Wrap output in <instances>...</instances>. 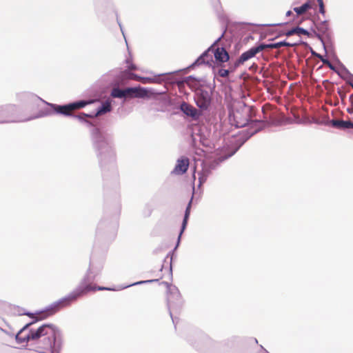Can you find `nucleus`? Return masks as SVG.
I'll use <instances>...</instances> for the list:
<instances>
[{"mask_svg":"<svg viewBox=\"0 0 353 353\" xmlns=\"http://www.w3.org/2000/svg\"><path fill=\"white\" fill-rule=\"evenodd\" d=\"M24 96L31 100H41L47 105L50 106L51 109L41 111L38 116L26 119L23 120V121H29L38 117L50 116L55 113L65 117H72L81 121L85 122L90 126L92 128L90 130V136L92 145L99 159L103 177L108 176V172H110L113 177L117 178L116 156L111 137L108 134L101 131L99 128L96 127L92 122L85 120L86 117H91L92 115L85 113L74 114L71 112L74 110H79L85 107L87 105L91 103L92 102V101L79 100L68 104L57 105L46 102L32 94L26 93L24 94Z\"/></svg>","mask_w":353,"mask_h":353,"instance_id":"obj_1","label":"nucleus"},{"mask_svg":"<svg viewBox=\"0 0 353 353\" xmlns=\"http://www.w3.org/2000/svg\"><path fill=\"white\" fill-rule=\"evenodd\" d=\"M103 268V261L99 262L95 261L93 256L91 257L89 268L81 280L79 285L71 292L60 299L46 306L43 310L38 312L37 314H42L39 318L40 320L53 315L63 307L71 305L72 302L76 301L79 298L86 294L88 292L94 290L91 283L95 279L96 276L99 274Z\"/></svg>","mask_w":353,"mask_h":353,"instance_id":"obj_2","label":"nucleus"},{"mask_svg":"<svg viewBox=\"0 0 353 353\" xmlns=\"http://www.w3.org/2000/svg\"><path fill=\"white\" fill-rule=\"evenodd\" d=\"M38 319L32 321L26 324L22 328H21L15 335V340L18 344L28 342L29 341H34L39 339L42 336H46L43 339V347H52L55 345L56 350L55 353H57L60 345L63 344V334L61 331L56 325L51 323H45L38 327L37 330L30 329L28 334L24 336H21V334L30 326L36 323Z\"/></svg>","mask_w":353,"mask_h":353,"instance_id":"obj_3","label":"nucleus"},{"mask_svg":"<svg viewBox=\"0 0 353 353\" xmlns=\"http://www.w3.org/2000/svg\"><path fill=\"white\" fill-rule=\"evenodd\" d=\"M234 61L229 54L223 46H210L191 65L185 70L193 69L196 66L205 65L212 66L213 63L217 66L223 67L225 63Z\"/></svg>","mask_w":353,"mask_h":353,"instance_id":"obj_4","label":"nucleus"},{"mask_svg":"<svg viewBox=\"0 0 353 353\" xmlns=\"http://www.w3.org/2000/svg\"><path fill=\"white\" fill-rule=\"evenodd\" d=\"M167 88L165 86V90L157 92L152 88H146L141 86L127 87L121 88L119 83L116 82L111 90L110 97L114 99H122L123 102H125L128 99L133 98L144 99L150 96L161 95L165 94Z\"/></svg>","mask_w":353,"mask_h":353,"instance_id":"obj_5","label":"nucleus"},{"mask_svg":"<svg viewBox=\"0 0 353 353\" xmlns=\"http://www.w3.org/2000/svg\"><path fill=\"white\" fill-rule=\"evenodd\" d=\"M249 112L245 113V117L242 118L241 114L237 112L234 114V121L232 125H234L236 128H243L246 125H249V128L245 134H243L236 139L238 142L239 149L251 137L261 131L265 126L264 121L261 120H251L248 118ZM230 120L232 122L231 115H230Z\"/></svg>","mask_w":353,"mask_h":353,"instance_id":"obj_6","label":"nucleus"},{"mask_svg":"<svg viewBox=\"0 0 353 353\" xmlns=\"http://www.w3.org/2000/svg\"><path fill=\"white\" fill-rule=\"evenodd\" d=\"M188 342L196 350L203 353H215L216 350L221 349L233 342L234 338L227 341L217 343L212 340L208 336L203 333L198 334L194 338L190 337Z\"/></svg>","mask_w":353,"mask_h":353,"instance_id":"obj_7","label":"nucleus"},{"mask_svg":"<svg viewBox=\"0 0 353 353\" xmlns=\"http://www.w3.org/2000/svg\"><path fill=\"white\" fill-rule=\"evenodd\" d=\"M172 293L167 294V306L172 321L176 326L178 318L175 315L179 314L181 312L184 301L178 288H172Z\"/></svg>","mask_w":353,"mask_h":353,"instance_id":"obj_8","label":"nucleus"},{"mask_svg":"<svg viewBox=\"0 0 353 353\" xmlns=\"http://www.w3.org/2000/svg\"><path fill=\"white\" fill-rule=\"evenodd\" d=\"M126 46L129 53V57L125 59V62L128 64V70L121 72L119 77L121 81H125L130 79H136L140 80L143 83H152V77H140L138 74L130 72L132 70H136L137 68L136 65L132 63V57L130 52L129 46Z\"/></svg>","mask_w":353,"mask_h":353,"instance_id":"obj_9","label":"nucleus"},{"mask_svg":"<svg viewBox=\"0 0 353 353\" xmlns=\"http://www.w3.org/2000/svg\"><path fill=\"white\" fill-rule=\"evenodd\" d=\"M283 46H255L247 51L243 52L238 58L234 59V63L238 67H241L245 62L254 58L258 53L265 48H278Z\"/></svg>","mask_w":353,"mask_h":353,"instance_id":"obj_10","label":"nucleus"},{"mask_svg":"<svg viewBox=\"0 0 353 353\" xmlns=\"http://www.w3.org/2000/svg\"><path fill=\"white\" fill-rule=\"evenodd\" d=\"M194 101L201 110H205L210 107L212 102L211 93L203 88H198L195 90Z\"/></svg>","mask_w":353,"mask_h":353,"instance_id":"obj_11","label":"nucleus"},{"mask_svg":"<svg viewBox=\"0 0 353 353\" xmlns=\"http://www.w3.org/2000/svg\"><path fill=\"white\" fill-rule=\"evenodd\" d=\"M118 228V221L117 216L110 219H103L98 224L97 233L100 234L103 232H107L112 236H114Z\"/></svg>","mask_w":353,"mask_h":353,"instance_id":"obj_12","label":"nucleus"},{"mask_svg":"<svg viewBox=\"0 0 353 353\" xmlns=\"http://www.w3.org/2000/svg\"><path fill=\"white\" fill-rule=\"evenodd\" d=\"M262 39V33L259 30H247L241 37V41L244 44H249L252 43L254 44H264L261 42Z\"/></svg>","mask_w":353,"mask_h":353,"instance_id":"obj_13","label":"nucleus"},{"mask_svg":"<svg viewBox=\"0 0 353 353\" xmlns=\"http://www.w3.org/2000/svg\"><path fill=\"white\" fill-rule=\"evenodd\" d=\"M179 108L183 114L191 117L194 120L199 119L201 115L200 110L184 101L181 103Z\"/></svg>","mask_w":353,"mask_h":353,"instance_id":"obj_14","label":"nucleus"},{"mask_svg":"<svg viewBox=\"0 0 353 353\" xmlns=\"http://www.w3.org/2000/svg\"><path fill=\"white\" fill-rule=\"evenodd\" d=\"M182 70H179L177 71L172 72H167V73H163V74H154L153 77H152V83H161L162 82H166L168 83H174L176 81L171 77H165V76H170L174 74H176Z\"/></svg>","mask_w":353,"mask_h":353,"instance_id":"obj_15","label":"nucleus"},{"mask_svg":"<svg viewBox=\"0 0 353 353\" xmlns=\"http://www.w3.org/2000/svg\"><path fill=\"white\" fill-rule=\"evenodd\" d=\"M189 167V159L187 157H181L177 160L176 164L172 171L176 174H183L186 172Z\"/></svg>","mask_w":353,"mask_h":353,"instance_id":"obj_16","label":"nucleus"},{"mask_svg":"<svg viewBox=\"0 0 353 353\" xmlns=\"http://www.w3.org/2000/svg\"><path fill=\"white\" fill-rule=\"evenodd\" d=\"M239 150V148H236L234 150H233L232 152L225 154L224 156H221L218 157L217 159L209 162L206 163L205 164L211 169L212 170H215L219 164L223 162V161L228 159V158L231 157L232 155H234L237 150Z\"/></svg>","mask_w":353,"mask_h":353,"instance_id":"obj_17","label":"nucleus"},{"mask_svg":"<svg viewBox=\"0 0 353 353\" xmlns=\"http://www.w3.org/2000/svg\"><path fill=\"white\" fill-rule=\"evenodd\" d=\"M329 123L334 128L341 130L353 128V122L341 119H332Z\"/></svg>","mask_w":353,"mask_h":353,"instance_id":"obj_18","label":"nucleus"},{"mask_svg":"<svg viewBox=\"0 0 353 353\" xmlns=\"http://www.w3.org/2000/svg\"><path fill=\"white\" fill-rule=\"evenodd\" d=\"M228 68H219L217 71V74L223 78H228L230 73L234 72L238 67L236 65L234 62L232 61L231 62L227 64Z\"/></svg>","mask_w":353,"mask_h":353,"instance_id":"obj_19","label":"nucleus"},{"mask_svg":"<svg viewBox=\"0 0 353 353\" xmlns=\"http://www.w3.org/2000/svg\"><path fill=\"white\" fill-rule=\"evenodd\" d=\"M112 108V100L110 99H106L101 103V105L97 109V112L94 114V117L101 116L108 112H111Z\"/></svg>","mask_w":353,"mask_h":353,"instance_id":"obj_20","label":"nucleus"},{"mask_svg":"<svg viewBox=\"0 0 353 353\" xmlns=\"http://www.w3.org/2000/svg\"><path fill=\"white\" fill-rule=\"evenodd\" d=\"M322 47L325 52V56H324L325 58L327 59L328 60L330 59H331L333 61L339 62L341 65V68L342 72L345 74H346L345 72L343 70L342 65H343L340 63V61L334 50L333 46H322Z\"/></svg>","mask_w":353,"mask_h":353,"instance_id":"obj_21","label":"nucleus"},{"mask_svg":"<svg viewBox=\"0 0 353 353\" xmlns=\"http://www.w3.org/2000/svg\"><path fill=\"white\" fill-rule=\"evenodd\" d=\"M212 170L210 169V168L205 163L203 164L202 170L198 172L199 187L202 185V184L206 181L209 175L212 173Z\"/></svg>","mask_w":353,"mask_h":353,"instance_id":"obj_22","label":"nucleus"},{"mask_svg":"<svg viewBox=\"0 0 353 353\" xmlns=\"http://www.w3.org/2000/svg\"><path fill=\"white\" fill-rule=\"evenodd\" d=\"M0 108L3 110L0 112V119H4L6 117L12 115L17 111V107L12 104L0 106Z\"/></svg>","mask_w":353,"mask_h":353,"instance_id":"obj_23","label":"nucleus"},{"mask_svg":"<svg viewBox=\"0 0 353 353\" xmlns=\"http://www.w3.org/2000/svg\"><path fill=\"white\" fill-rule=\"evenodd\" d=\"M190 212L185 210V214H184L183 219V221H182V224H181V230H180V232H179V236H178V239H177V242H176V246L174 248V250L177 249V248H178V246H179V245L180 243L181 235L183 234L184 230H185V228L187 227L188 221V219H189V217H190Z\"/></svg>","mask_w":353,"mask_h":353,"instance_id":"obj_24","label":"nucleus"},{"mask_svg":"<svg viewBox=\"0 0 353 353\" xmlns=\"http://www.w3.org/2000/svg\"><path fill=\"white\" fill-rule=\"evenodd\" d=\"M310 51L313 56L318 57L323 62V63L327 65L330 70L334 71L336 70L335 67L330 63V60L325 58V57L321 55V54L316 52L312 48H310Z\"/></svg>","mask_w":353,"mask_h":353,"instance_id":"obj_25","label":"nucleus"},{"mask_svg":"<svg viewBox=\"0 0 353 353\" xmlns=\"http://www.w3.org/2000/svg\"><path fill=\"white\" fill-rule=\"evenodd\" d=\"M0 331L3 332V333H5L6 335L11 338H15V335L17 334L14 330L6 321H4V327L0 326Z\"/></svg>","mask_w":353,"mask_h":353,"instance_id":"obj_26","label":"nucleus"},{"mask_svg":"<svg viewBox=\"0 0 353 353\" xmlns=\"http://www.w3.org/2000/svg\"><path fill=\"white\" fill-rule=\"evenodd\" d=\"M311 8V5L309 2H307L302 5L301 7L294 8V10L296 12L298 15L303 14L305 13L308 9Z\"/></svg>","mask_w":353,"mask_h":353,"instance_id":"obj_27","label":"nucleus"},{"mask_svg":"<svg viewBox=\"0 0 353 353\" xmlns=\"http://www.w3.org/2000/svg\"><path fill=\"white\" fill-rule=\"evenodd\" d=\"M158 281H159V279H149V280H145V281H137V282L133 283L132 284L125 285L123 288V289L127 288H129L131 286H134V285H142V284H145V283H154V282H157Z\"/></svg>","mask_w":353,"mask_h":353,"instance_id":"obj_28","label":"nucleus"},{"mask_svg":"<svg viewBox=\"0 0 353 353\" xmlns=\"http://www.w3.org/2000/svg\"><path fill=\"white\" fill-rule=\"evenodd\" d=\"M297 34L299 35H300L301 34H307L308 32L305 30L304 29H302V28H296L295 29H293L290 31L288 32V35H292V34Z\"/></svg>","mask_w":353,"mask_h":353,"instance_id":"obj_29","label":"nucleus"},{"mask_svg":"<svg viewBox=\"0 0 353 353\" xmlns=\"http://www.w3.org/2000/svg\"><path fill=\"white\" fill-rule=\"evenodd\" d=\"M162 283L163 285H165L167 288V294H168L169 293H172V288H176L175 285H173L166 281H163V282H162Z\"/></svg>","mask_w":353,"mask_h":353,"instance_id":"obj_30","label":"nucleus"},{"mask_svg":"<svg viewBox=\"0 0 353 353\" xmlns=\"http://www.w3.org/2000/svg\"><path fill=\"white\" fill-rule=\"evenodd\" d=\"M319 6V12L322 14H325V6L323 0H317Z\"/></svg>","mask_w":353,"mask_h":353,"instance_id":"obj_31","label":"nucleus"},{"mask_svg":"<svg viewBox=\"0 0 353 353\" xmlns=\"http://www.w3.org/2000/svg\"><path fill=\"white\" fill-rule=\"evenodd\" d=\"M61 347H62V345H60L59 350H57V353H60ZM43 348L46 349V350H50L51 353H55L54 351L57 350L55 345H52V347H46Z\"/></svg>","mask_w":353,"mask_h":353,"instance_id":"obj_32","label":"nucleus"},{"mask_svg":"<svg viewBox=\"0 0 353 353\" xmlns=\"http://www.w3.org/2000/svg\"><path fill=\"white\" fill-rule=\"evenodd\" d=\"M92 288H94L95 290H100V291H102V290H114L113 288H107V287H102V286H98V287H94V286H92Z\"/></svg>","mask_w":353,"mask_h":353,"instance_id":"obj_33","label":"nucleus"},{"mask_svg":"<svg viewBox=\"0 0 353 353\" xmlns=\"http://www.w3.org/2000/svg\"><path fill=\"white\" fill-rule=\"evenodd\" d=\"M343 70L345 72L346 75L351 79L353 80V74L350 72V71L344 66L342 65Z\"/></svg>","mask_w":353,"mask_h":353,"instance_id":"obj_34","label":"nucleus"},{"mask_svg":"<svg viewBox=\"0 0 353 353\" xmlns=\"http://www.w3.org/2000/svg\"><path fill=\"white\" fill-rule=\"evenodd\" d=\"M3 110L2 108H0V112L3 111ZM13 120H8V119H0V123H6V122H13Z\"/></svg>","mask_w":353,"mask_h":353,"instance_id":"obj_35","label":"nucleus"},{"mask_svg":"<svg viewBox=\"0 0 353 353\" xmlns=\"http://www.w3.org/2000/svg\"><path fill=\"white\" fill-rule=\"evenodd\" d=\"M192 198L190 199V201H189L186 208H185V211H188L190 212V208H191V205H192Z\"/></svg>","mask_w":353,"mask_h":353,"instance_id":"obj_36","label":"nucleus"},{"mask_svg":"<svg viewBox=\"0 0 353 353\" xmlns=\"http://www.w3.org/2000/svg\"><path fill=\"white\" fill-rule=\"evenodd\" d=\"M270 44H278V45H280V44H290V43H287L285 41H276V42H274V43H271Z\"/></svg>","mask_w":353,"mask_h":353,"instance_id":"obj_37","label":"nucleus"},{"mask_svg":"<svg viewBox=\"0 0 353 353\" xmlns=\"http://www.w3.org/2000/svg\"><path fill=\"white\" fill-rule=\"evenodd\" d=\"M24 314H26V315H27V316H28L30 317H33V316H34L33 313L29 312L24 313Z\"/></svg>","mask_w":353,"mask_h":353,"instance_id":"obj_38","label":"nucleus"},{"mask_svg":"<svg viewBox=\"0 0 353 353\" xmlns=\"http://www.w3.org/2000/svg\"><path fill=\"white\" fill-rule=\"evenodd\" d=\"M190 79L197 80L196 78H195L194 76H192V75L187 77V80H190Z\"/></svg>","mask_w":353,"mask_h":353,"instance_id":"obj_39","label":"nucleus"},{"mask_svg":"<svg viewBox=\"0 0 353 353\" xmlns=\"http://www.w3.org/2000/svg\"><path fill=\"white\" fill-rule=\"evenodd\" d=\"M347 111L350 114H353V108H347Z\"/></svg>","mask_w":353,"mask_h":353,"instance_id":"obj_40","label":"nucleus"},{"mask_svg":"<svg viewBox=\"0 0 353 353\" xmlns=\"http://www.w3.org/2000/svg\"><path fill=\"white\" fill-rule=\"evenodd\" d=\"M221 37L218 38L214 43V45L218 44V43L220 41Z\"/></svg>","mask_w":353,"mask_h":353,"instance_id":"obj_41","label":"nucleus"},{"mask_svg":"<svg viewBox=\"0 0 353 353\" xmlns=\"http://www.w3.org/2000/svg\"><path fill=\"white\" fill-rule=\"evenodd\" d=\"M339 94H340V96H341V98H343V97H344V95H345L344 94H343V93L341 92V90H339Z\"/></svg>","mask_w":353,"mask_h":353,"instance_id":"obj_42","label":"nucleus"},{"mask_svg":"<svg viewBox=\"0 0 353 353\" xmlns=\"http://www.w3.org/2000/svg\"><path fill=\"white\" fill-rule=\"evenodd\" d=\"M292 14V11L289 10L286 12L287 16H290Z\"/></svg>","mask_w":353,"mask_h":353,"instance_id":"obj_43","label":"nucleus"},{"mask_svg":"<svg viewBox=\"0 0 353 353\" xmlns=\"http://www.w3.org/2000/svg\"><path fill=\"white\" fill-rule=\"evenodd\" d=\"M348 83L350 84V85L352 88L353 89V83L352 82H348Z\"/></svg>","mask_w":353,"mask_h":353,"instance_id":"obj_44","label":"nucleus"},{"mask_svg":"<svg viewBox=\"0 0 353 353\" xmlns=\"http://www.w3.org/2000/svg\"><path fill=\"white\" fill-rule=\"evenodd\" d=\"M254 343H258V341H257V339H254Z\"/></svg>","mask_w":353,"mask_h":353,"instance_id":"obj_45","label":"nucleus"},{"mask_svg":"<svg viewBox=\"0 0 353 353\" xmlns=\"http://www.w3.org/2000/svg\"><path fill=\"white\" fill-rule=\"evenodd\" d=\"M170 272H172V265L171 264H170Z\"/></svg>","mask_w":353,"mask_h":353,"instance_id":"obj_46","label":"nucleus"},{"mask_svg":"<svg viewBox=\"0 0 353 353\" xmlns=\"http://www.w3.org/2000/svg\"><path fill=\"white\" fill-rule=\"evenodd\" d=\"M301 44L305 45V44H307V43H305V42H303V43H301Z\"/></svg>","mask_w":353,"mask_h":353,"instance_id":"obj_47","label":"nucleus"},{"mask_svg":"<svg viewBox=\"0 0 353 353\" xmlns=\"http://www.w3.org/2000/svg\"><path fill=\"white\" fill-rule=\"evenodd\" d=\"M264 351L265 352V353H268L265 350H264Z\"/></svg>","mask_w":353,"mask_h":353,"instance_id":"obj_48","label":"nucleus"}]
</instances>
